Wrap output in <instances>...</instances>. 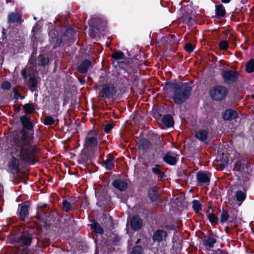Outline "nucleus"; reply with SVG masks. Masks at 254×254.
<instances>
[{
    "label": "nucleus",
    "mask_w": 254,
    "mask_h": 254,
    "mask_svg": "<svg viewBox=\"0 0 254 254\" xmlns=\"http://www.w3.org/2000/svg\"><path fill=\"white\" fill-rule=\"evenodd\" d=\"M35 28H36V27H34L33 28V30H32V31L34 32L35 30Z\"/></svg>",
    "instance_id": "3c124183"
},
{
    "label": "nucleus",
    "mask_w": 254,
    "mask_h": 254,
    "mask_svg": "<svg viewBox=\"0 0 254 254\" xmlns=\"http://www.w3.org/2000/svg\"><path fill=\"white\" fill-rule=\"evenodd\" d=\"M91 228L96 233L99 234H102L103 233V229L97 223H93L91 224Z\"/></svg>",
    "instance_id": "bb28decb"
},
{
    "label": "nucleus",
    "mask_w": 254,
    "mask_h": 254,
    "mask_svg": "<svg viewBox=\"0 0 254 254\" xmlns=\"http://www.w3.org/2000/svg\"><path fill=\"white\" fill-rule=\"evenodd\" d=\"M192 208L196 213H198L201 210V204L199 201L194 200L192 201Z\"/></svg>",
    "instance_id": "cd10ccee"
},
{
    "label": "nucleus",
    "mask_w": 254,
    "mask_h": 254,
    "mask_svg": "<svg viewBox=\"0 0 254 254\" xmlns=\"http://www.w3.org/2000/svg\"><path fill=\"white\" fill-rule=\"evenodd\" d=\"M15 141L11 152L12 158L9 162L10 167L13 170L18 167L19 159L26 162H31L35 151L34 147L31 145V137L23 133H21V139Z\"/></svg>",
    "instance_id": "f257e3e1"
},
{
    "label": "nucleus",
    "mask_w": 254,
    "mask_h": 254,
    "mask_svg": "<svg viewBox=\"0 0 254 254\" xmlns=\"http://www.w3.org/2000/svg\"><path fill=\"white\" fill-rule=\"evenodd\" d=\"M113 57L116 60V61L114 63V64L116 66H117L118 63L120 62H123L125 59V56L123 53L121 52H117L113 54Z\"/></svg>",
    "instance_id": "f3484780"
},
{
    "label": "nucleus",
    "mask_w": 254,
    "mask_h": 254,
    "mask_svg": "<svg viewBox=\"0 0 254 254\" xmlns=\"http://www.w3.org/2000/svg\"><path fill=\"white\" fill-rule=\"evenodd\" d=\"M162 121L163 124L167 127H171L174 124L172 116L169 115L164 116Z\"/></svg>",
    "instance_id": "aec40b11"
},
{
    "label": "nucleus",
    "mask_w": 254,
    "mask_h": 254,
    "mask_svg": "<svg viewBox=\"0 0 254 254\" xmlns=\"http://www.w3.org/2000/svg\"><path fill=\"white\" fill-rule=\"evenodd\" d=\"M143 143L145 144L147 146L149 144V142L147 141H146V140L143 141Z\"/></svg>",
    "instance_id": "de8ad7c7"
},
{
    "label": "nucleus",
    "mask_w": 254,
    "mask_h": 254,
    "mask_svg": "<svg viewBox=\"0 0 254 254\" xmlns=\"http://www.w3.org/2000/svg\"><path fill=\"white\" fill-rule=\"evenodd\" d=\"M97 133L94 130L89 131L85 139L84 146L86 148H91L97 145Z\"/></svg>",
    "instance_id": "20e7f679"
},
{
    "label": "nucleus",
    "mask_w": 254,
    "mask_h": 254,
    "mask_svg": "<svg viewBox=\"0 0 254 254\" xmlns=\"http://www.w3.org/2000/svg\"><path fill=\"white\" fill-rule=\"evenodd\" d=\"M216 16L218 18L223 17L225 14V9L222 4L216 6Z\"/></svg>",
    "instance_id": "6ab92c4d"
},
{
    "label": "nucleus",
    "mask_w": 254,
    "mask_h": 254,
    "mask_svg": "<svg viewBox=\"0 0 254 254\" xmlns=\"http://www.w3.org/2000/svg\"><path fill=\"white\" fill-rule=\"evenodd\" d=\"M28 206L26 205H23L20 209L19 215L21 219H23L25 218L26 216L28 214Z\"/></svg>",
    "instance_id": "b1692460"
},
{
    "label": "nucleus",
    "mask_w": 254,
    "mask_h": 254,
    "mask_svg": "<svg viewBox=\"0 0 254 254\" xmlns=\"http://www.w3.org/2000/svg\"><path fill=\"white\" fill-rule=\"evenodd\" d=\"M221 75L224 81L228 84L232 83L237 80L238 74L233 70L224 71Z\"/></svg>",
    "instance_id": "39448f33"
},
{
    "label": "nucleus",
    "mask_w": 254,
    "mask_h": 254,
    "mask_svg": "<svg viewBox=\"0 0 254 254\" xmlns=\"http://www.w3.org/2000/svg\"><path fill=\"white\" fill-rule=\"evenodd\" d=\"M20 19V16L16 13H12L8 16V20L10 22L18 21Z\"/></svg>",
    "instance_id": "c85d7f7f"
},
{
    "label": "nucleus",
    "mask_w": 254,
    "mask_h": 254,
    "mask_svg": "<svg viewBox=\"0 0 254 254\" xmlns=\"http://www.w3.org/2000/svg\"><path fill=\"white\" fill-rule=\"evenodd\" d=\"M106 203H107L106 202L105 203L103 202L102 204H106Z\"/></svg>",
    "instance_id": "603ef678"
},
{
    "label": "nucleus",
    "mask_w": 254,
    "mask_h": 254,
    "mask_svg": "<svg viewBox=\"0 0 254 254\" xmlns=\"http://www.w3.org/2000/svg\"><path fill=\"white\" fill-rule=\"evenodd\" d=\"M238 115L237 113L232 110H226L223 114V118L225 120H233L237 118Z\"/></svg>",
    "instance_id": "dca6fc26"
},
{
    "label": "nucleus",
    "mask_w": 254,
    "mask_h": 254,
    "mask_svg": "<svg viewBox=\"0 0 254 254\" xmlns=\"http://www.w3.org/2000/svg\"><path fill=\"white\" fill-rule=\"evenodd\" d=\"M26 70L25 69H23L22 71H21V73H22V75L23 77V78L26 79Z\"/></svg>",
    "instance_id": "49530a36"
},
{
    "label": "nucleus",
    "mask_w": 254,
    "mask_h": 254,
    "mask_svg": "<svg viewBox=\"0 0 254 254\" xmlns=\"http://www.w3.org/2000/svg\"><path fill=\"white\" fill-rule=\"evenodd\" d=\"M236 200L238 202H240L238 204V206H240L242 201H243L246 197L245 194L242 191H238L235 194Z\"/></svg>",
    "instance_id": "5701e85b"
},
{
    "label": "nucleus",
    "mask_w": 254,
    "mask_h": 254,
    "mask_svg": "<svg viewBox=\"0 0 254 254\" xmlns=\"http://www.w3.org/2000/svg\"><path fill=\"white\" fill-rule=\"evenodd\" d=\"M208 136V132L205 129H200L196 131L195 136L201 141H204L205 143Z\"/></svg>",
    "instance_id": "9b49d317"
},
{
    "label": "nucleus",
    "mask_w": 254,
    "mask_h": 254,
    "mask_svg": "<svg viewBox=\"0 0 254 254\" xmlns=\"http://www.w3.org/2000/svg\"><path fill=\"white\" fill-rule=\"evenodd\" d=\"M20 120L24 127L28 129H31L33 128L31 122L27 117L22 116Z\"/></svg>",
    "instance_id": "a211bd4d"
},
{
    "label": "nucleus",
    "mask_w": 254,
    "mask_h": 254,
    "mask_svg": "<svg viewBox=\"0 0 254 254\" xmlns=\"http://www.w3.org/2000/svg\"><path fill=\"white\" fill-rule=\"evenodd\" d=\"M214 254H228L227 252L222 250H218Z\"/></svg>",
    "instance_id": "a18cd8bd"
},
{
    "label": "nucleus",
    "mask_w": 254,
    "mask_h": 254,
    "mask_svg": "<svg viewBox=\"0 0 254 254\" xmlns=\"http://www.w3.org/2000/svg\"><path fill=\"white\" fill-rule=\"evenodd\" d=\"M97 204L99 205V202H97ZM100 206H101V205L99 204Z\"/></svg>",
    "instance_id": "864d4df0"
},
{
    "label": "nucleus",
    "mask_w": 254,
    "mask_h": 254,
    "mask_svg": "<svg viewBox=\"0 0 254 254\" xmlns=\"http://www.w3.org/2000/svg\"><path fill=\"white\" fill-rule=\"evenodd\" d=\"M39 60L41 61V64L45 65L48 63V60L42 56L39 57Z\"/></svg>",
    "instance_id": "37998d69"
},
{
    "label": "nucleus",
    "mask_w": 254,
    "mask_h": 254,
    "mask_svg": "<svg viewBox=\"0 0 254 254\" xmlns=\"http://www.w3.org/2000/svg\"><path fill=\"white\" fill-rule=\"evenodd\" d=\"M176 155L173 153H168L164 157V160L169 164L175 165L177 161Z\"/></svg>",
    "instance_id": "9d476101"
},
{
    "label": "nucleus",
    "mask_w": 254,
    "mask_h": 254,
    "mask_svg": "<svg viewBox=\"0 0 254 254\" xmlns=\"http://www.w3.org/2000/svg\"><path fill=\"white\" fill-rule=\"evenodd\" d=\"M142 251V247L139 246H137L133 248L132 251V254H140Z\"/></svg>",
    "instance_id": "c9c22d12"
},
{
    "label": "nucleus",
    "mask_w": 254,
    "mask_h": 254,
    "mask_svg": "<svg viewBox=\"0 0 254 254\" xmlns=\"http://www.w3.org/2000/svg\"><path fill=\"white\" fill-rule=\"evenodd\" d=\"M235 197H236V196H233L232 195H229L228 203L231 205L234 206L235 204H236L237 200H235Z\"/></svg>",
    "instance_id": "ea45409f"
},
{
    "label": "nucleus",
    "mask_w": 254,
    "mask_h": 254,
    "mask_svg": "<svg viewBox=\"0 0 254 254\" xmlns=\"http://www.w3.org/2000/svg\"><path fill=\"white\" fill-rule=\"evenodd\" d=\"M148 195L151 201H155L158 199V194L155 190L149 189L148 190Z\"/></svg>",
    "instance_id": "4be33fe9"
},
{
    "label": "nucleus",
    "mask_w": 254,
    "mask_h": 254,
    "mask_svg": "<svg viewBox=\"0 0 254 254\" xmlns=\"http://www.w3.org/2000/svg\"><path fill=\"white\" fill-rule=\"evenodd\" d=\"M235 170L240 172L243 175L250 172V169L248 166V163L244 160H240L236 162Z\"/></svg>",
    "instance_id": "423d86ee"
},
{
    "label": "nucleus",
    "mask_w": 254,
    "mask_h": 254,
    "mask_svg": "<svg viewBox=\"0 0 254 254\" xmlns=\"http://www.w3.org/2000/svg\"><path fill=\"white\" fill-rule=\"evenodd\" d=\"M31 242V238L27 235H23L19 239V242L24 245H30Z\"/></svg>",
    "instance_id": "393cba45"
},
{
    "label": "nucleus",
    "mask_w": 254,
    "mask_h": 254,
    "mask_svg": "<svg viewBox=\"0 0 254 254\" xmlns=\"http://www.w3.org/2000/svg\"><path fill=\"white\" fill-rule=\"evenodd\" d=\"M141 224L142 222L141 219L137 216L133 217L130 221V226L131 228L135 230L140 229Z\"/></svg>",
    "instance_id": "f8f14e48"
},
{
    "label": "nucleus",
    "mask_w": 254,
    "mask_h": 254,
    "mask_svg": "<svg viewBox=\"0 0 254 254\" xmlns=\"http://www.w3.org/2000/svg\"><path fill=\"white\" fill-rule=\"evenodd\" d=\"M186 51L188 52H192L193 50V46L190 43H187L185 47Z\"/></svg>",
    "instance_id": "a19ab883"
},
{
    "label": "nucleus",
    "mask_w": 254,
    "mask_h": 254,
    "mask_svg": "<svg viewBox=\"0 0 254 254\" xmlns=\"http://www.w3.org/2000/svg\"><path fill=\"white\" fill-rule=\"evenodd\" d=\"M23 109L25 112L27 114L31 113L34 110L33 106L31 104H27L24 105Z\"/></svg>",
    "instance_id": "7c9ffc66"
},
{
    "label": "nucleus",
    "mask_w": 254,
    "mask_h": 254,
    "mask_svg": "<svg viewBox=\"0 0 254 254\" xmlns=\"http://www.w3.org/2000/svg\"><path fill=\"white\" fill-rule=\"evenodd\" d=\"M152 172L155 174L158 175V178L162 179L164 177V174L159 170V166H156L153 167L152 169Z\"/></svg>",
    "instance_id": "c756f323"
},
{
    "label": "nucleus",
    "mask_w": 254,
    "mask_h": 254,
    "mask_svg": "<svg viewBox=\"0 0 254 254\" xmlns=\"http://www.w3.org/2000/svg\"><path fill=\"white\" fill-rule=\"evenodd\" d=\"M246 71L249 73H251L254 71V59L251 60L246 64Z\"/></svg>",
    "instance_id": "a878e982"
},
{
    "label": "nucleus",
    "mask_w": 254,
    "mask_h": 254,
    "mask_svg": "<svg viewBox=\"0 0 254 254\" xmlns=\"http://www.w3.org/2000/svg\"><path fill=\"white\" fill-rule=\"evenodd\" d=\"M229 215L228 213L225 211H223L221 214V222H224L226 221L228 218Z\"/></svg>",
    "instance_id": "4c0bfd02"
},
{
    "label": "nucleus",
    "mask_w": 254,
    "mask_h": 254,
    "mask_svg": "<svg viewBox=\"0 0 254 254\" xmlns=\"http://www.w3.org/2000/svg\"><path fill=\"white\" fill-rule=\"evenodd\" d=\"M197 180L201 183H208L210 180V174L208 172H199L197 174Z\"/></svg>",
    "instance_id": "1a4fd4ad"
},
{
    "label": "nucleus",
    "mask_w": 254,
    "mask_h": 254,
    "mask_svg": "<svg viewBox=\"0 0 254 254\" xmlns=\"http://www.w3.org/2000/svg\"><path fill=\"white\" fill-rule=\"evenodd\" d=\"M102 93H103V96L107 98H111L115 95L116 90L114 87L104 85L102 87Z\"/></svg>",
    "instance_id": "6e6552de"
},
{
    "label": "nucleus",
    "mask_w": 254,
    "mask_h": 254,
    "mask_svg": "<svg viewBox=\"0 0 254 254\" xmlns=\"http://www.w3.org/2000/svg\"><path fill=\"white\" fill-rule=\"evenodd\" d=\"M227 92V89L225 87L216 86L210 90V94L214 100H221L225 98Z\"/></svg>",
    "instance_id": "7ed1b4c3"
},
{
    "label": "nucleus",
    "mask_w": 254,
    "mask_h": 254,
    "mask_svg": "<svg viewBox=\"0 0 254 254\" xmlns=\"http://www.w3.org/2000/svg\"><path fill=\"white\" fill-rule=\"evenodd\" d=\"M113 186L121 191H123L127 188V183L121 180H116L113 183Z\"/></svg>",
    "instance_id": "4468645a"
},
{
    "label": "nucleus",
    "mask_w": 254,
    "mask_h": 254,
    "mask_svg": "<svg viewBox=\"0 0 254 254\" xmlns=\"http://www.w3.org/2000/svg\"><path fill=\"white\" fill-rule=\"evenodd\" d=\"M174 93L173 100L177 104H182L187 100L191 91L190 87L187 83H175L169 85Z\"/></svg>",
    "instance_id": "f03ea898"
},
{
    "label": "nucleus",
    "mask_w": 254,
    "mask_h": 254,
    "mask_svg": "<svg viewBox=\"0 0 254 254\" xmlns=\"http://www.w3.org/2000/svg\"><path fill=\"white\" fill-rule=\"evenodd\" d=\"M228 163V159L226 156L223 159V160L220 161L219 164L223 167L226 166Z\"/></svg>",
    "instance_id": "79ce46f5"
},
{
    "label": "nucleus",
    "mask_w": 254,
    "mask_h": 254,
    "mask_svg": "<svg viewBox=\"0 0 254 254\" xmlns=\"http://www.w3.org/2000/svg\"><path fill=\"white\" fill-rule=\"evenodd\" d=\"M113 128V126L112 125H107L106 126H105V131L106 132H108L110 130H111Z\"/></svg>",
    "instance_id": "c03bdc74"
},
{
    "label": "nucleus",
    "mask_w": 254,
    "mask_h": 254,
    "mask_svg": "<svg viewBox=\"0 0 254 254\" xmlns=\"http://www.w3.org/2000/svg\"><path fill=\"white\" fill-rule=\"evenodd\" d=\"M216 242V240L215 238L212 237H208L204 240V244L206 247L209 248H211L213 247L214 245Z\"/></svg>",
    "instance_id": "412c9836"
},
{
    "label": "nucleus",
    "mask_w": 254,
    "mask_h": 254,
    "mask_svg": "<svg viewBox=\"0 0 254 254\" xmlns=\"http://www.w3.org/2000/svg\"><path fill=\"white\" fill-rule=\"evenodd\" d=\"M166 232L163 230H158L154 233L153 240L156 241L160 242L165 239Z\"/></svg>",
    "instance_id": "2eb2a0df"
},
{
    "label": "nucleus",
    "mask_w": 254,
    "mask_h": 254,
    "mask_svg": "<svg viewBox=\"0 0 254 254\" xmlns=\"http://www.w3.org/2000/svg\"><path fill=\"white\" fill-rule=\"evenodd\" d=\"M55 123V120L50 116H47L45 119L44 124L46 125H53Z\"/></svg>",
    "instance_id": "473e14b6"
},
{
    "label": "nucleus",
    "mask_w": 254,
    "mask_h": 254,
    "mask_svg": "<svg viewBox=\"0 0 254 254\" xmlns=\"http://www.w3.org/2000/svg\"><path fill=\"white\" fill-rule=\"evenodd\" d=\"M91 66V62L86 60L83 61L82 63V64L79 66L78 70L80 72L82 73H85L87 71L88 69L90 68Z\"/></svg>",
    "instance_id": "ddd939ff"
},
{
    "label": "nucleus",
    "mask_w": 254,
    "mask_h": 254,
    "mask_svg": "<svg viewBox=\"0 0 254 254\" xmlns=\"http://www.w3.org/2000/svg\"><path fill=\"white\" fill-rule=\"evenodd\" d=\"M1 87L3 90H7L10 89L11 85L9 82L5 81L2 82Z\"/></svg>",
    "instance_id": "58836bf2"
},
{
    "label": "nucleus",
    "mask_w": 254,
    "mask_h": 254,
    "mask_svg": "<svg viewBox=\"0 0 254 254\" xmlns=\"http://www.w3.org/2000/svg\"><path fill=\"white\" fill-rule=\"evenodd\" d=\"M11 1V0H6V2L8 3V2H10Z\"/></svg>",
    "instance_id": "8fccbe9b"
},
{
    "label": "nucleus",
    "mask_w": 254,
    "mask_h": 254,
    "mask_svg": "<svg viewBox=\"0 0 254 254\" xmlns=\"http://www.w3.org/2000/svg\"><path fill=\"white\" fill-rule=\"evenodd\" d=\"M105 165L107 169H111L114 165V160L112 159L107 160L105 162Z\"/></svg>",
    "instance_id": "72a5a7b5"
},
{
    "label": "nucleus",
    "mask_w": 254,
    "mask_h": 254,
    "mask_svg": "<svg viewBox=\"0 0 254 254\" xmlns=\"http://www.w3.org/2000/svg\"><path fill=\"white\" fill-rule=\"evenodd\" d=\"M76 198L71 197L68 199H64L63 201V209L65 212L70 211L76 203Z\"/></svg>",
    "instance_id": "0eeeda50"
},
{
    "label": "nucleus",
    "mask_w": 254,
    "mask_h": 254,
    "mask_svg": "<svg viewBox=\"0 0 254 254\" xmlns=\"http://www.w3.org/2000/svg\"><path fill=\"white\" fill-rule=\"evenodd\" d=\"M37 81L35 77L31 75L30 77L29 80L28 81V85L32 87H35L37 86Z\"/></svg>",
    "instance_id": "2f4dec72"
},
{
    "label": "nucleus",
    "mask_w": 254,
    "mask_h": 254,
    "mask_svg": "<svg viewBox=\"0 0 254 254\" xmlns=\"http://www.w3.org/2000/svg\"><path fill=\"white\" fill-rule=\"evenodd\" d=\"M223 3H228L231 0H221Z\"/></svg>",
    "instance_id": "09e8293b"
},
{
    "label": "nucleus",
    "mask_w": 254,
    "mask_h": 254,
    "mask_svg": "<svg viewBox=\"0 0 254 254\" xmlns=\"http://www.w3.org/2000/svg\"><path fill=\"white\" fill-rule=\"evenodd\" d=\"M219 47L221 50H226L228 47V43L226 41H222L219 44Z\"/></svg>",
    "instance_id": "e433bc0d"
},
{
    "label": "nucleus",
    "mask_w": 254,
    "mask_h": 254,
    "mask_svg": "<svg viewBox=\"0 0 254 254\" xmlns=\"http://www.w3.org/2000/svg\"><path fill=\"white\" fill-rule=\"evenodd\" d=\"M208 218L210 222L212 224H216L217 223V218L214 214L211 213L208 215Z\"/></svg>",
    "instance_id": "f704fd0d"
}]
</instances>
